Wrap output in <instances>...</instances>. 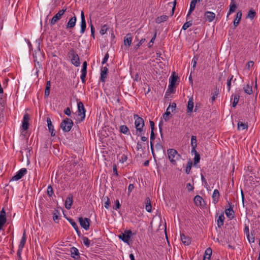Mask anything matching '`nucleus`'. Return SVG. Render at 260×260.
Here are the masks:
<instances>
[{
  "mask_svg": "<svg viewBox=\"0 0 260 260\" xmlns=\"http://www.w3.org/2000/svg\"><path fill=\"white\" fill-rule=\"evenodd\" d=\"M135 125L136 128V134L138 136H141L143 132V127L144 126V121L138 116H134Z\"/></svg>",
  "mask_w": 260,
  "mask_h": 260,
  "instance_id": "1",
  "label": "nucleus"
},
{
  "mask_svg": "<svg viewBox=\"0 0 260 260\" xmlns=\"http://www.w3.org/2000/svg\"><path fill=\"white\" fill-rule=\"evenodd\" d=\"M85 118V110L83 104L80 102L78 103V116L76 119L77 122L83 121Z\"/></svg>",
  "mask_w": 260,
  "mask_h": 260,
  "instance_id": "2",
  "label": "nucleus"
},
{
  "mask_svg": "<svg viewBox=\"0 0 260 260\" xmlns=\"http://www.w3.org/2000/svg\"><path fill=\"white\" fill-rule=\"evenodd\" d=\"M69 55L71 57V63L74 66L76 67L80 66V61L79 57L74 49H72L70 50L69 53Z\"/></svg>",
  "mask_w": 260,
  "mask_h": 260,
  "instance_id": "3",
  "label": "nucleus"
},
{
  "mask_svg": "<svg viewBox=\"0 0 260 260\" xmlns=\"http://www.w3.org/2000/svg\"><path fill=\"white\" fill-rule=\"evenodd\" d=\"M73 124L71 119L66 118L61 122L60 127L63 132H68L71 129Z\"/></svg>",
  "mask_w": 260,
  "mask_h": 260,
  "instance_id": "4",
  "label": "nucleus"
},
{
  "mask_svg": "<svg viewBox=\"0 0 260 260\" xmlns=\"http://www.w3.org/2000/svg\"><path fill=\"white\" fill-rule=\"evenodd\" d=\"M168 154L169 160L174 165L176 164V160L178 159L180 157L178 152L174 149H169Z\"/></svg>",
  "mask_w": 260,
  "mask_h": 260,
  "instance_id": "5",
  "label": "nucleus"
},
{
  "mask_svg": "<svg viewBox=\"0 0 260 260\" xmlns=\"http://www.w3.org/2000/svg\"><path fill=\"white\" fill-rule=\"evenodd\" d=\"M67 9H62L60 10L50 20V24L54 25L57 23L62 17V15L66 12Z\"/></svg>",
  "mask_w": 260,
  "mask_h": 260,
  "instance_id": "6",
  "label": "nucleus"
},
{
  "mask_svg": "<svg viewBox=\"0 0 260 260\" xmlns=\"http://www.w3.org/2000/svg\"><path fill=\"white\" fill-rule=\"evenodd\" d=\"M229 207L225 209V214L226 216L230 219L232 220L235 217V212L233 210L234 205H232V203L228 201Z\"/></svg>",
  "mask_w": 260,
  "mask_h": 260,
  "instance_id": "7",
  "label": "nucleus"
},
{
  "mask_svg": "<svg viewBox=\"0 0 260 260\" xmlns=\"http://www.w3.org/2000/svg\"><path fill=\"white\" fill-rule=\"evenodd\" d=\"M79 222L81 226L86 231L89 229L90 220L87 218H79Z\"/></svg>",
  "mask_w": 260,
  "mask_h": 260,
  "instance_id": "8",
  "label": "nucleus"
},
{
  "mask_svg": "<svg viewBox=\"0 0 260 260\" xmlns=\"http://www.w3.org/2000/svg\"><path fill=\"white\" fill-rule=\"evenodd\" d=\"M27 172L25 168H22L19 170L11 179V181H18Z\"/></svg>",
  "mask_w": 260,
  "mask_h": 260,
  "instance_id": "9",
  "label": "nucleus"
},
{
  "mask_svg": "<svg viewBox=\"0 0 260 260\" xmlns=\"http://www.w3.org/2000/svg\"><path fill=\"white\" fill-rule=\"evenodd\" d=\"M132 235V232L131 231H127L123 233L118 235L120 239L122 240L124 242L128 243Z\"/></svg>",
  "mask_w": 260,
  "mask_h": 260,
  "instance_id": "10",
  "label": "nucleus"
},
{
  "mask_svg": "<svg viewBox=\"0 0 260 260\" xmlns=\"http://www.w3.org/2000/svg\"><path fill=\"white\" fill-rule=\"evenodd\" d=\"M137 156L138 157H145V147H143L141 143H138L137 145Z\"/></svg>",
  "mask_w": 260,
  "mask_h": 260,
  "instance_id": "11",
  "label": "nucleus"
},
{
  "mask_svg": "<svg viewBox=\"0 0 260 260\" xmlns=\"http://www.w3.org/2000/svg\"><path fill=\"white\" fill-rule=\"evenodd\" d=\"M77 17L74 14V16L70 18L66 25L67 29L73 28L75 27L76 24Z\"/></svg>",
  "mask_w": 260,
  "mask_h": 260,
  "instance_id": "12",
  "label": "nucleus"
},
{
  "mask_svg": "<svg viewBox=\"0 0 260 260\" xmlns=\"http://www.w3.org/2000/svg\"><path fill=\"white\" fill-rule=\"evenodd\" d=\"M29 120V116L28 113H25L24 115L22 122V128L23 130L26 131L28 128V122Z\"/></svg>",
  "mask_w": 260,
  "mask_h": 260,
  "instance_id": "13",
  "label": "nucleus"
},
{
  "mask_svg": "<svg viewBox=\"0 0 260 260\" xmlns=\"http://www.w3.org/2000/svg\"><path fill=\"white\" fill-rule=\"evenodd\" d=\"M180 239L182 243L185 246H188L191 244V238L183 233L180 234Z\"/></svg>",
  "mask_w": 260,
  "mask_h": 260,
  "instance_id": "14",
  "label": "nucleus"
},
{
  "mask_svg": "<svg viewBox=\"0 0 260 260\" xmlns=\"http://www.w3.org/2000/svg\"><path fill=\"white\" fill-rule=\"evenodd\" d=\"M215 18V14L211 11H207L204 14V18L209 22H212Z\"/></svg>",
  "mask_w": 260,
  "mask_h": 260,
  "instance_id": "15",
  "label": "nucleus"
},
{
  "mask_svg": "<svg viewBox=\"0 0 260 260\" xmlns=\"http://www.w3.org/2000/svg\"><path fill=\"white\" fill-rule=\"evenodd\" d=\"M6 222V212L3 208L0 212V230H1Z\"/></svg>",
  "mask_w": 260,
  "mask_h": 260,
  "instance_id": "16",
  "label": "nucleus"
},
{
  "mask_svg": "<svg viewBox=\"0 0 260 260\" xmlns=\"http://www.w3.org/2000/svg\"><path fill=\"white\" fill-rule=\"evenodd\" d=\"M26 241L25 232L23 233V236L18 246V253H21Z\"/></svg>",
  "mask_w": 260,
  "mask_h": 260,
  "instance_id": "17",
  "label": "nucleus"
},
{
  "mask_svg": "<svg viewBox=\"0 0 260 260\" xmlns=\"http://www.w3.org/2000/svg\"><path fill=\"white\" fill-rule=\"evenodd\" d=\"M47 123L49 132L51 133V136L53 137L55 135V131L54 128V126L52 123L51 119L49 117L47 118Z\"/></svg>",
  "mask_w": 260,
  "mask_h": 260,
  "instance_id": "18",
  "label": "nucleus"
},
{
  "mask_svg": "<svg viewBox=\"0 0 260 260\" xmlns=\"http://www.w3.org/2000/svg\"><path fill=\"white\" fill-rule=\"evenodd\" d=\"M219 197H220V193H219V192L218 190V189H214L213 191V193L212 194V202L214 204H216V203H218V202L219 201Z\"/></svg>",
  "mask_w": 260,
  "mask_h": 260,
  "instance_id": "19",
  "label": "nucleus"
},
{
  "mask_svg": "<svg viewBox=\"0 0 260 260\" xmlns=\"http://www.w3.org/2000/svg\"><path fill=\"white\" fill-rule=\"evenodd\" d=\"M212 254V249L210 247L207 248L205 251L203 260H210Z\"/></svg>",
  "mask_w": 260,
  "mask_h": 260,
  "instance_id": "20",
  "label": "nucleus"
},
{
  "mask_svg": "<svg viewBox=\"0 0 260 260\" xmlns=\"http://www.w3.org/2000/svg\"><path fill=\"white\" fill-rule=\"evenodd\" d=\"M194 107V104L193 102L192 98H191L189 99L187 103V113L188 114H190L193 110V108Z\"/></svg>",
  "mask_w": 260,
  "mask_h": 260,
  "instance_id": "21",
  "label": "nucleus"
},
{
  "mask_svg": "<svg viewBox=\"0 0 260 260\" xmlns=\"http://www.w3.org/2000/svg\"><path fill=\"white\" fill-rule=\"evenodd\" d=\"M73 204V196L72 195H69L65 202V207L69 210L71 209L72 205Z\"/></svg>",
  "mask_w": 260,
  "mask_h": 260,
  "instance_id": "22",
  "label": "nucleus"
},
{
  "mask_svg": "<svg viewBox=\"0 0 260 260\" xmlns=\"http://www.w3.org/2000/svg\"><path fill=\"white\" fill-rule=\"evenodd\" d=\"M225 219V217L223 214V213L222 212L220 215L218 216V219L217 220V225L219 228H221L224 224V220Z\"/></svg>",
  "mask_w": 260,
  "mask_h": 260,
  "instance_id": "23",
  "label": "nucleus"
},
{
  "mask_svg": "<svg viewBox=\"0 0 260 260\" xmlns=\"http://www.w3.org/2000/svg\"><path fill=\"white\" fill-rule=\"evenodd\" d=\"M108 73V68L106 67H102L101 72V80L103 82H105L107 78Z\"/></svg>",
  "mask_w": 260,
  "mask_h": 260,
  "instance_id": "24",
  "label": "nucleus"
},
{
  "mask_svg": "<svg viewBox=\"0 0 260 260\" xmlns=\"http://www.w3.org/2000/svg\"><path fill=\"white\" fill-rule=\"evenodd\" d=\"M197 3V0H191V2L190 3L189 10V11L187 15V16H186L187 20H188V18L189 16L190 15L191 13L194 11L195 8H196V5Z\"/></svg>",
  "mask_w": 260,
  "mask_h": 260,
  "instance_id": "25",
  "label": "nucleus"
},
{
  "mask_svg": "<svg viewBox=\"0 0 260 260\" xmlns=\"http://www.w3.org/2000/svg\"><path fill=\"white\" fill-rule=\"evenodd\" d=\"M169 17L167 15H162L161 16H160L159 17H157L155 19V22L157 24H160L161 22H165L167 21Z\"/></svg>",
  "mask_w": 260,
  "mask_h": 260,
  "instance_id": "26",
  "label": "nucleus"
},
{
  "mask_svg": "<svg viewBox=\"0 0 260 260\" xmlns=\"http://www.w3.org/2000/svg\"><path fill=\"white\" fill-rule=\"evenodd\" d=\"M203 198L199 195H197L194 198V203L197 206H201L202 205Z\"/></svg>",
  "mask_w": 260,
  "mask_h": 260,
  "instance_id": "27",
  "label": "nucleus"
},
{
  "mask_svg": "<svg viewBox=\"0 0 260 260\" xmlns=\"http://www.w3.org/2000/svg\"><path fill=\"white\" fill-rule=\"evenodd\" d=\"M132 41V38L130 34H127L124 38V44L125 46H130Z\"/></svg>",
  "mask_w": 260,
  "mask_h": 260,
  "instance_id": "28",
  "label": "nucleus"
},
{
  "mask_svg": "<svg viewBox=\"0 0 260 260\" xmlns=\"http://www.w3.org/2000/svg\"><path fill=\"white\" fill-rule=\"evenodd\" d=\"M175 91V85H172L169 84L168 86V88L167 90L166 93H165V96H168L169 95L170 93H173Z\"/></svg>",
  "mask_w": 260,
  "mask_h": 260,
  "instance_id": "29",
  "label": "nucleus"
},
{
  "mask_svg": "<svg viewBox=\"0 0 260 260\" xmlns=\"http://www.w3.org/2000/svg\"><path fill=\"white\" fill-rule=\"evenodd\" d=\"M71 256L74 258H77L79 256L78 249L76 247H72L71 249Z\"/></svg>",
  "mask_w": 260,
  "mask_h": 260,
  "instance_id": "30",
  "label": "nucleus"
},
{
  "mask_svg": "<svg viewBox=\"0 0 260 260\" xmlns=\"http://www.w3.org/2000/svg\"><path fill=\"white\" fill-rule=\"evenodd\" d=\"M242 17V13L241 12H237L236 14V17L233 23L235 27L237 26V25L239 24V22L241 19Z\"/></svg>",
  "mask_w": 260,
  "mask_h": 260,
  "instance_id": "31",
  "label": "nucleus"
},
{
  "mask_svg": "<svg viewBox=\"0 0 260 260\" xmlns=\"http://www.w3.org/2000/svg\"><path fill=\"white\" fill-rule=\"evenodd\" d=\"M175 73H173V75L170 77L169 84L175 85L176 82L178 78L177 75H174Z\"/></svg>",
  "mask_w": 260,
  "mask_h": 260,
  "instance_id": "32",
  "label": "nucleus"
},
{
  "mask_svg": "<svg viewBox=\"0 0 260 260\" xmlns=\"http://www.w3.org/2000/svg\"><path fill=\"white\" fill-rule=\"evenodd\" d=\"M243 90L246 93L249 95L251 94L253 92L252 85H249V84H247L246 86H244Z\"/></svg>",
  "mask_w": 260,
  "mask_h": 260,
  "instance_id": "33",
  "label": "nucleus"
},
{
  "mask_svg": "<svg viewBox=\"0 0 260 260\" xmlns=\"http://www.w3.org/2000/svg\"><path fill=\"white\" fill-rule=\"evenodd\" d=\"M176 2L175 1H174L173 2H170V3H168L167 4V7H170V8H171V9H172L171 16H173L174 13V11H175V7H176Z\"/></svg>",
  "mask_w": 260,
  "mask_h": 260,
  "instance_id": "34",
  "label": "nucleus"
},
{
  "mask_svg": "<svg viewBox=\"0 0 260 260\" xmlns=\"http://www.w3.org/2000/svg\"><path fill=\"white\" fill-rule=\"evenodd\" d=\"M171 106H169L166 110V112L164 114L163 117L165 121H167L169 119V116L171 115Z\"/></svg>",
  "mask_w": 260,
  "mask_h": 260,
  "instance_id": "35",
  "label": "nucleus"
},
{
  "mask_svg": "<svg viewBox=\"0 0 260 260\" xmlns=\"http://www.w3.org/2000/svg\"><path fill=\"white\" fill-rule=\"evenodd\" d=\"M51 87L50 81H49L47 82L46 88L44 93L45 97H48L50 94V89Z\"/></svg>",
  "mask_w": 260,
  "mask_h": 260,
  "instance_id": "36",
  "label": "nucleus"
},
{
  "mask_svg": "<svg viewBox=\"0 0 260 260\" xmlns=\"http://www.w3.org/2000/svg\"><path fill=\"white\" fill-rule=\"evenodd\" d=\"M156 34H157V30L155 29L154 31L153 36L152 37V38H151V39L150 40V41H149L148 44H147V46L148 47H151L153 46V45L154 44V41L156 39Z\"/></svg>",
  "mask_w": 260,
  "mask_h": 260,
  "instance_id": "37",
  "label": "nucleus"
},
{
  "mask_svg": "<svg viewBox=\"0 0 260 260\" xmlns=\"http://www.w3.org/2000/svg\"><path fill=\"white\" fill-rule=\"evenodd\" d=\"M118 158L120 162L124 163L126 161L127 157L125 154L121 153L118 154Z\"/></svg>",
  "mask_w": 260,
  "mask_h": 260,
  "instance_id": "38",
  "label": "nucleus"
},
{
  "mask_svg": "<svg viewBox=\"0 0 260 260\" xmlns=\"http://www.w3.org/2000/svg\"><path fill=\"white\" fill-rule=\"evenodd\" d=\"M232 96H234L233 102L232 103L233 107H235L239 101L240 96L239 94H235L234 95H232Z\"/></svg>",
  "mask_w": 260,
  "mask_h": 260,
  "instance_id": "39",
  "label": "nucleus"
},
{
  "mask_svg": "<svg viewBox=\"0 0 260 260\" xmlns=\"http://www.w3.org/2000/svg\"><path fill=\"white\" fill-rule=\"evenodd\" d=\"M237 8V6L235 4V2L231 3L230 5V9L229 11V15H230L232 13L235 11Z\"/></svg>",
  "mask_w": 260,
  "mask_h": 260,
  "instance_id": "40",
  "label": "nucleus"
},
{
  "mask_svg": "<svg viewBox=\"0 0 260 260\" xmlns=\"http://www.w3.org/2000/svg\"><path fill=\"white\" fill-rule=\"evenodd\" d=\"M238 128L239 130H244L248 128V125L242 122H239L238 123Z\"/></svg>",
  "mask_w": 260,
  "mask_h": 260,
  "instance_id": "41",
  "label": "nucleus"
},
{
  "mask_svg": "<svg viewBox=\"0 0 260 260\" xmlns=\"http://www.w3.org/2000/svg\"><path fill=\"white\" fill-rule=\"evenodd\" d=\"M192 162L191 161H189L187 162V164L185 168V172L187 174H189L190 172V170L192 167Z\"/></svg>",
  "mask_w": 260,
  "mask_h": 260,
  "instance_id": "42",
  "label": "nucleus"
},
{
  "mask_svg": "<svg viewBox=\"0 0 260 260\" xmlns=\"http://www.w3.org/2000/svg\"><path fill=\"white\" fill-rule=\"evenodd\" d=\"M246 237H247L248 242L250 243H252L254 242L255 238H254V236L252 233H251V234H248V235L246 236Z\"/></svg>",
  "mask_w": 260,
  "mask_h": 260,
  "instance_id": "43",
  "label": "nucleus"
},
{
  "mask_svg": "<svg viewBox=\"0 0 260 260\" xmlns=\"http://www.w3.org/2000/svg\"><path fill=\"white\" fill-rule=\"evenodd\" d=\"M120 131L124 134H127L129 132L128 127L126 125H121L120 127Z\"/></svg>",
  "mask_w": 260,
  "mask_h": 260,
  "instance_id": "44",
  "label": "nucleus"
},
{
  "mask_svg": "<svg viewBox=\"0 0 260 260\" xmlns=\"http://www.w3.org/2000/svg\"><path fill=\"white\" fill-rule=\"evenodd\" d=\"M60 213L57 210H55L53 213V219L55 222H57L59 220Z\"/></svg>",
  "mask_w": 260,
  "mask_h": 260,
  "instance_id": "45",
  "label": "nucleus"
},
{
  "mask_svg": "<svg viewBox=\"0 0 260 260\" xmlns=\"http://www.w3.org/2000/svg\"><path fill=\"white\" fill-rule=\"evenodd\" d=\"M256 14L255 12L253 9H251L248 12L247 17L249 18L251 20H252L255 17Z\"/></svg>",
  "mask_w": 260,
  "mask_h": 260,
  "instance_id": "46",
  "label": "nucleus"
},
{
  "mask_svg": "<svg viewBox=\"0 0 260 260\" xmlns=\"http://www.w3.org/2000/svg\"><path fill=\"white\" fill-rule=\"evenodd\" d=\"M191 147L197 146V137L195 136H192L191 137Z\"/></svg>",
  "mask_w": 260,
  "mask_h": 260,
  "instance_id": "47",
  "label": "nucleus"
},
{
  "mask_svg": "<svg viewBox=\"0 0 260 260\" xmlns=\"http://www.w3.org/2000/svg\"><path fill=\"white\" fill-rule=\"evenodd\" d=\"M86 28V21H81V30L80 32L83 34Z\"/></svg>",
  "mask_w": 260,
  "mask_h": 260,
  "instance_id": "48",
  "label": "nucleus"
},
{
  "mask_svg": "<svg viewBox=\"0 0 260 260\" xmlns=\"http://www.w3.org/2000/svg\"><path fill=\"white\" fill-rule=\"evenodd\" d=\"M82 241L84 244L87 247H89L90 245V241L88 238L86 237H83L82 238Z\"/></svg>",
  "mask_w": 260,
  "mask_h": 260,
  "instance_id": "49",
  "label": "nucleus"
},
{
  "mask_svg": "<svg viewBox=\"0 0 260 260\" xmlns=\"http://www.w3.org/2000/svg\"><path fill=\"white\" fill-rule=\"evenodd\" d=\"M233 75H232L227 80V88L228 91L229 92L231 90V82L233 78Z\"/></svg>",
  "mask_w": 260,
  "mask_h": 260,
  "instance_id": "50",
  "label": "nucleus"
},
{
  "mask_svg": "<svg viewBox=\"0 0 260 260\" xmlns=\"http://www.w3.org/2000/svg\"><path fill=\"white\" fill-rule=\"evenodd\" d=\"M201 180L203 183V185H204V187H205L206 188H207L208 189L209 188V186L205 178L204 177V176L203 174H201Z\"/></svg>",
  "mask_w": 260,
  "mask_h": 260,
  "instance_id": "51",
  "label": "nucleus"
},
{
  "mask_svg": "<svg viewBox=\"0 0 260 260\" xmlns=\"http://www.w3.org/2000/svg\"><path fill=\"white\" fill-rule=\"evenodd\" d=\"M192 25V21L190 20V21H187L183 25V26H182V29L183 30H186L189 27H190V26Z\"/></svg>",
  "mask_w": 260,
  "mask_h": 260,
  "instance_id": "52",
  "label": "nucleus"
},
{
  "mask_svg": "<svg viewBox=\"0 0 260 260\" xmlns=\"http://www.w3.org/2000/svg\"><path fill=\"white\" fill-rule=\"evenodd\" d=\"M218 94V90L216 89L214 92L213 93V95L211 97V102L213 103Z\"/></svg>",
  "mask_w": 260,
  "mask_h": 260,
  "instance_id": "53",
  "label": "nucleus"
},
{
  "mask_svg": "<svg viewBox=\"0 0 260 260\" xmlns=\"http://www.w3.org/2000/svg\"><path fill=\"white\" fill-rule=\"evenodd\" d=\"M107 29H108L107 26L106 25H104V26H102V27L101 28V29L100 30V34L102 35H104L107 32Z\"/></svg>",
  "mask_w": 260,
  "mask_h": 260,
  "instance_id": "54",
  "label": "nucleus"
},
{
  "mask_svg": "<svg viewBox=\"0 0 260 260\" xmlns=\"http://www.w3.org/2000/svg\"><path fill=\"white\" fill-rule=\"evenodd\" d=\"M200 160V155L199 154L194 155V164L196 165L199 162Z\"/></svg>",
  "mask_w": 260,
  "mask_h": 260,
  "instance_id": "55",
  "label": "nucleus"
},
{
  "mask_svg": "<svg viewBox=\"0 0 260 260\" xmlns=\"http://www.w3.org/2000/svg\"><path fill=\"white\" fill-rule=\"evenodd\" d=\"M152 211V206L150 204V201L147 198V212H151Z\"/></svg>",
  "mask_w": 260,
  "mask_h": 260,
  "instance_id": "56",
  "label": "nucleus"
},
{
  "mask_svg": "<svg viewBox=\"0 0 260 260\" xmlns=\"http://www.w3.org/2000/svg\"><path fill=\"white\" fill-rule=\"evenodd\" d=\"M86 74H87L86 72H81L80 78L81 79L82 83H85V78H86Z\"/></svg>",
  "mask_w": 260,
  "mask_h": 260,
  "instance_id": "57",
  "label": "nucleus"
},
{
  "mask_svg": "<svg viewBox=\"0 0 260 260\" xmlns=\"http://www.w3.org/2000/svg\"><path fill=\"white\" fill-rule=\"evenodd\" d=\"M48 194L49 197H51L53 194V188L51 186H49L47 188Z\"/></svg>",
  "mask_w": 260,
  "mask_h": 260,
  "instance_id": "58",
  "label": "nucleus"
},
{
  "mask_svg": "<svg viewBox=\"0 0 260 260\" xmlns=\"http://www.w3.org/2000/svg\"><path fill=\"white\" fill-rule=\"evenodd\" d=\"M115 207H114V209L116 210H117L118 209H119L120 208V204L119 200H116L115 202Z\"/></svg>",
  "mask_w": 260,
  "mask_h": 260,
  "instance_id": "59",
  "label": "nucleus"
},
{
  "mask_svg": "<svg viewBox=\"0 0 260 260\" xmlns=\"http://www.w3.org/2000/svg\"><path fill=\"white\" fill-rule=\"evenodd\" d=\"M134 185L133 184H130L128 187V192H127L128 195L130 194V193L134 190Z\"/></svg>",
  "mask_w": 260,
  "mask_h": 260,
  "instance_id": "60",
  "label": "nucleus"
},
{
  "mask_svg": "<svg viewBox=\"0 0 260 260\" xmlns=\"http://www.w3.org/2000/svg\"><path fill=\"white\" fill-rule=\"evenodd\" d=\"M186 188H187L188 191H192L194 189L193 186L191 185L190 183H187Z\"/></svg>",
  "mask_w": 260,
  "mask_h": 260,
  "instance_id": "61",
  "label": "nucleus"
},
{
  "mask_svg": "<svg viewBox=\"0 0 260 260\" xmlns=\"http://www.w3.org/2000/svg\"><path fill=\"white\" fill-rule=\"evenodd\" d=\"M253 65H254V62L253 61H249L247 63V64L246 65V67L247 69L249 70L250 68H251L253 66Z\"/></svg>",
  "mask_w": 260,
  "mask_h": 260,
  "instance_id": "62",
  "label": "nucleus"
},
{
  "mask_svg": "<svg viewBox=\"0 0 260 260\" xmlns=\"http://www.w3.org/2000/svg\"><path fill=\"white\" fill-rule=\"evenodd\" d=\"M70 223L72 224V225L73 226V227L75 229L77 233H78L79 232V229H78V225L76 224V223L75 222H74V221H71Z\"/></svg>",
  "mask_w": 260,
  "mask_h": 260,
  "instance_id": "63",
  "label": "nucleus"
},
{
  "mask_svg": "<svg viewBox=\"0 0 260 260\" xmlns=\"http://www.w3.org/2000/svg\"><path fill=\"white\" fill-rule=\"evenodd\" d=\"M109 58V54L108 53H107L105 55V56L104 57V58L103 59V60H102V64H104L105 63H106L107 62V61H108V59Z\"/></svg>",
  "mask_w": 260,
  "mask_h": 260,
  "instance_id": "64",
  "label": "nucleus"
}]
</instances>
